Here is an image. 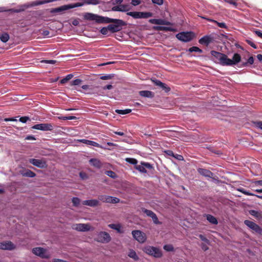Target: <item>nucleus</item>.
<instances>
[{
	"mask_svg": "<svg viewBox=\"0 0 262 262\" xmlns=\"http://www.w3.org/2000/svg\"><path fill=\"white\" fill-rule=\"evenodd\" d=\"M125 161L130 164L135 165V168L141 173H153L155 171L153 165L149 163L141 162L140 165H137L138 161L136 159L130 158H126Z\"/></svg>",
	"mask_w": 262,
	"mask_h": 262,
	"instance_id": "nucleus-1",
	"label": "nucleus"
},
{
	"mask_svg": "<svg viewBox=\"0 0 262 262\" xmlns=\"http://www.w3.org/2000/svg\"><path fill=\"white\" fill-rule=\"evenodd\" d=\"M112 23L109 25L110 29L112 30V33L121 31L123 27L126 25V23L122 19L111 18L104 17L103 24Z\"/></svg>",
	"mask_w": 262,
	"mask_h": 262,
	"instance_id": "nucleus-2",
	"label": "nucleus"
},
{
	"mask_svg": "<svg viewBox=\"0 0 262 262\" xmlns=\"http://www.w3.org/2000/svg\"><path fill=\"white\" fill-rule=\"evenodd\" d=\"M83 18L87 20L95 21L96 23L98 24H103L104 16L87 12L83 15Z\"/></svg>",
	"mask_w": 262,
	"mask_h": 262,
	"instance_id": "nucleus-3",
	"label": "nucleus"
},
{
	"mask_svg": "<svg viewBox=\"0 0 262 262\" xmlns=\"http://www.w3.org/2000/svg\"><path fill=\"white\" fill-rule=\"evenodd\" d=\"M194 36V33L191 32H183L177 34V38L183 42H189L192 40Z\"/></svg>",
	"mask_w": 262,
	"mask_h": 262,
	"instance_id": "nucleus-4",
	"label": "nucleus"
},
{
	"mask_svg": "<svg viewBox=\"0 0 262 262\" xmlns=\"http://www.w3.org/2000/svg\"><path fill=\"white\" fill-rule=\"evenodd\" d=\"M127 15L135 19L147 18L152 16V13L149 12H128Z\"/></svg>",
	"mask_w": 262,
	"mask_h": 262,
	"instance_id": "nucleus-5",
	"label": "nucleus"
},
{
	"mask_svg": "<svg viewBox=\"0 0 262 262\" xmlns=\"http://www.w3.org/2000/svg\"><path fill=\"white\" fill-rule=\"evenodd\" d=\"M144 251L146 253L157 258L161 257L162 255L161 251L154 247L146 246L144 248Z\"/></svg>",
	"mask_w": 262,
	"mask_h": 262,
	"instance_id": "nucleus-6",
	"label": "nucleus"
},
{
	"mask_svg": "<svg viewBox=\"0 0 262 262\" xmlns=\"http://www.w3.org/2000/svg\"><path fill=\"white\" fill-rule=\"evenodd\" d=\"M32 252L36 255H37L42 258H50V254L47 253V250L41 247H36L32 249Z\"/></svg>",
	"mask_w": 262,
	"mask_h": 262,
	"instance_id": "nucleus-7",
	"label": "nucleus"
},
{
	"mask_svg": "<svg viewBox=\"0 0 262 262\" xmlns=\"http://www.w3.org/2000/svg\"><path fill=\"white\" fill-rule=\"evenodd\" d=\"M133 237L140 243H143L146 239V234L140 230H133L132 232Z\"/></svg>",
	"mask_w": 262,
	"mask_h": 262,
	"instance_id": "nucleus-8",
	"label": "nucleus"
},
{
	"mask_svg": "<svg viewBox=\"0 0 262 262\" xmlns=\"http://www.w3.org/2000/svg\"><path fill=\"white\" fill-rule=\"evenodd\" d=\"M111 240L110 234L105 231L99 232L96 239V241L102 243H107Z\"/></svg>",
	"mask_w": 262,
	"mask_h": 262,
	"instance_id": "nucleus-9",
	"label": "nucleus"
},
{
	"mask_svg": "<svg viewBox=\"0 0 262 262\" xmlns=\"http://www.w3.org/2000/svg\"><path fill=\"white\" fill-rule=\"evenodd\" d=\"M83 5V3H76L74 4H71L69 5H64L53 9L52 12H61L64 10H67L69 9L74 8L78 7H80Z\"/></svg>",
	"mask_w": 262,
	"mask_h": 262,
	"instance_id": "nucleus-10",
	"label": "nucleus"
},
{
	"mask_svg": "<svg viewBox=\"0 0 262 262\" xmlns=\"http://www.w3.org/2000/svg\"><path fill=\"white\" fill-rule=\"evenodd\" d=\"M32 128L42 131H51L53 129V126L51 123H40L33 125Z\"/></svg>",
	"mask_w": 262,
	"mask_h": 262,
	"instance_id": "nucleus-11",
	"label": "nucleus"
},
{
	"mask_svg": "<svg viewBox=\"0 0 262 262\" xmlns=\"http://www.w3.org/2000/svg\"><path fill=\"white\" fill-rule=\"evenodd\" d=\"M244 224L256 233L261 234L262 229L259 227V225L254 222L249 220H245L244 221Z\"/></svg>",
	"mask_w": 262,
	"mask_h": 262,
	"instance_id": "nucleus-12",
	"label": "nucleus"
},
{
	"mask_svg": "<svg viewBox=\"0 0 262 262\" xmlns=\"http://www.w3.org/2000/svg\"><path fill=\"white\" fill-rule=\"evenodd\" d=\"M72 228L78 231L85 232L90 230L91 226L88 224H76L73 225Z\"/></svg>",
	"mask_w": 262,
	"mask_h": 262,
	"instance_id": "nucleus-13",
	"label": "nucleus"
},
{
	"mask_svg": "<svg viewBox=\"0 0 262 262\" xmlns=\"http://www.w3.org/2000/svg\"><path fill=\"white\" fill-rule=\"evenodd\" d=\"M142 211L143 213H145L148 216L151 217L155 224H161V223L158 220L157 215L152 211L148 210L144 208H142Z\"/></svg>",
	"mask_w": 262,
	"mask_h": 262,
	"instance_id": "nucleus-14",
	"label": "nucleus"
},
{
	"mask_svg": "<svg viewBox=\"0 0 262 262\" xmlns=\"http://www.w3.org/2000/svg\"><path fill=\"white\" fill-rule=\"evenodd\" d=\"M29 161L31 164L38 168H43L46 167L47 166L46 162L43 160L30 159Z\"/></svg>",
	"mask_w": 262,
	"mask_h": 262,
	"instance_id": "nucleus-15",
	"label": "nucleus"
},
{
	"mask_svg": "<svg viewBox=\"0 0 262 262\" xmlns=\"http://www.w3.org/2000/svg\"><path fill=\"white\" fill-rule=\"evenodd\" d=\"M152 82L157 86L161 88L166 93H168L170 91V88L165 83L162 82L161 81L156 79V78L151 79Z\"/></svg>",
	"mask_w": 262,
	"mask_h": 262,
	"instance_id": "nucleus-16",
	"label": "nucleus"
},
{
	"mask_svg": "<svg viewBox=\"0 0 262 262\" xmlns=\"http://www.w3.org/2000/svg\"><path fill=\"white\" fill-rule=\"evenodd\" d=\"M214 41V38L211 35H205L199 40V42L201 45L208 46Z\"/></svg>",
	"mask_w": 262,
	"mask_h": 262,
	"instance_id": "nucleus-17",
	"label": "nucleus"
},
{
	"mask_svg": "<svg viewBox=\"0 0 262 262\" xmlns=\"http://www.w3.org/2000/svg\"><path fill=\"white\" fill-rule=\"evenodd\" d=\"M15 246L10 241L0 242V249L3 250H12L15 249Z\"/></svg>",
	"mask_w": 262,
	"mask_h": 262,
	"instance_id": "nucleus-18",
	"label": "nucleus"
},
{
	"mask_svg": "<svg viewBox=\"0 0 262 262\" xmlns=\"http://www.w3.org/2000/svg\"><path fill=\"white\" fill-rule=\"evenodd\" d=\"M149 22L152 24L160 25H170L171 23L167 20L162 19H150Z\"/></svg>",
	"mask_w": 262,
	"mask_h": 262,
	"instance_id": "nucleus-19",
	"label": "nucleus"
},
{
	"mask_svg": "<svg viewBox=\"0 0 262 262\" xmlns=\"http://www.w3.org/2000/svg\"><path fill=\"white\" fill-rule=\"evenodd\" d=\"M82 204L94 207L99 205V202L98 200L95 199L85 200L82 202Z\"/></svg>",
	"mask_w": 262,
	"mask_h": 262,
	"instance_id": "nucleus-20",
	"label": "nucleus"
},
{
	"mask_svg": "<svg viewBox=\"0 0 262 262\" xmlns=\"http://www.w3.org/2000/svg\"><path fill=\"white\" fill-rule=\"evenodd\" d=\"M198 171L200 174L206 177L212 178L213 175L211 171L204 168H199Z\"/></svg>",
	"mask_w": 262,
	"mask_h": 262,
	"instance_id": "nucleus-21",
	"label": "nucleus"
},
{
	"mask_svg": "<svg viewBox=\"0 0 262 262\" xmlns=\"http://www.w3.org/2000/svg\"><path fill=\"white\" fill-rule=\"evenodd\" d=\"M231 59L228 58L227 56L223 54V57H222L219 63L222 66H232Z\"/></svg>",
	"mask_w": 262,
	"mask_h": 262,
	"instance_id": "nucleus-22",
	"label": "nucleus"
},
{
	"mask_svg": "<svg viewBox=\"0 0 262 262\" xmlns=\"http://www.w3.org/2000/svg\"><path fill=\"white\" fill-rule=\"evenodd\" d=\"M139 95L144 97L152 98L154 97V94L149 91H141L139 92Z\"/></svg>",
	"mask_w": 262,
	"mask_h": 262,
	"instance_id": "nucleus-23",
	"label": "nucleus"
},
{
	"mask_svg": "<svg viewBox=\"0 0 262 262\" xmlns=\"http://www.w3.org/2000/svg\"><path fill=\"white\" fill-rule=\"evenodd\" d=\"M89 162L90 164L97 168H100L102 167V163L100 160L97 159H91Z\"/></svg>",
	"mask_w": 262,
	"mask_h": 262,
	"instance_id": "nucleus-24",
	"label": "nucleus"
},
{
	"mask_svg": "<svg viewBox=\"0 0 262 262\" xmlns=\"http://www.w3.org/2000/svg\"><path fill=\"white\" fill-rule=\"evenodd\" d=\"M238 190L239 192H242V193H243L245 195H249V196H255L256 197H257L259 199H262V195L255 194L254 193L249 192V191H247L244 188H239V189H238Z\"/></svg>",
	"mask_w": 262,
	"mask_h": 262,
	"instance_id": "nucleus-25",
	"label": "nucleus"
},
{
	"mask_svg": "<svg viewBox=\"0 0 262 262\" xmlns=\"http://www.w3.org/2000/svg\"><path fill=\"white\" fill-rule=\"evenodd\" d=\"M210 54L218 61L219 63L221 61L222 57H223V53L215 51H211Z\"/></svg>",
	"mask_w": 262,
	"mask_h": 262,
	"instance_id": "nucleus-26",
	"label": "nucleus"
},
{
	"mask_svg": "<svg viewBox=\"0 0 262 262\" xmlns=\"http://www.w3.org/2000/svg\"><path fill=\"white\" fill-rule=\"evenodd\" d=\"M79 141L81 143H84L87 145L93 146L97 147H100V145L98 143L93 141L86 140V139H81V140H80Z\"/></svg>",
	"mask_w": 262,
	"mask_h": 262,
	"instance_id": "nucleus-27",
	"label": "nucleus"
},
{
	"mask_svg": "<svg viewBox=\"0 0 262 262\" xmlns=\"http://www.w3.org/2000/svg\"><path fill=\"white\" fill-rule=\"evenodd\" d=\"M119 201L120 199L118 198L106 195L105 203L116 204L119 203Z\"/></svg>",
	"mask_w": 262,
	"mask_h": 262,
	"instance_id": "nucleus-28",
	"label": "nucleus"
},
{
	"mask_svg": "<svg viewBox=\"0 0 262 262\" xmlns=\"http://www.w3.org/2000/svg\"><path fill=\"white\" fill-rule=\"evenodd\" d=\"M28 7H29L28 5H24L20 6L19 9H14V8L10 9L7 10V11L13 12V13H19V12L25 11V10Z\"/></svg>",
	"mask_w": 262,
	"mask_h": 262,
	"instance_id": "nucleus-29",
	"label": "nucleus"
},
{
	"mask_svg": "<svg viewBox=\"0 0 262 262\" xmlns=\"http://www.w3.org/2000/svg\"><path fill=\"white\" fill-rule=\"evenodd\" d=\"M56 0H43V1H36L35 2H33L31 5V6H38L40 5H42L47 3H49L51 2H53L56 1Z\"/></svg>",
	"mask_w": 262,
	"mask_h": 262,
	"instance_id": "nucleus-30",
	"label": "nucleus"
},
{
	"mask_svg": "<svg viewBox=\"0 0 262 262\" xmlns=\"http://www.w3.org/2000/svg\"><path fill=\"white\" fill-rule=\"evenodd\" d=\"M241 60V56L238 53H235L233 55L232 59H231V63L232 65H235L238 63Z\"/></svg>",
	"mask_w": 262,
	"mask_h": 262,
	"instance_id": "nucleus-31",
	"label": "nucleus"
},
{
	"mask_svg": "<svg viewBox=\"0 0 262 262\" xmlns=\"http://www.w3.org/2000/svg\"><path fill=\"white\" fill-rule=\"evenodd\" d=\"M249 213L258 220L262 219V212H258L255 210H251Z\"/></svg>",
	"mask_w": 262,
	"mask_h": 262,
	"instance_id": "nucleus-32",
	"label": "nucleus"
},
{
	"mask_svg": "<svg viewBox=\"0 0 262 262\" xmlns=\"http://www.w3.org/2000/svg\"><path fill=\"white\" fill-rule=\"evenodd\" d=\"M207 220L211 224L216 225L218 223L217 219L211 214L206 215Z\"/></svg>",
	"mask_w": 262,
	"mask_h": 262,
	"instance_id": "nucleus-33",
	"label": "nucleus"
},
{
	"mask_svg": "<svg viewBox=\"0 0 262 262\" xmlns=\"http://www.w3.org/2000/svg\"><path fill=\"white\" fill-rule=\"evenodd\" d=\"M10 38L9 35L6 32L0 34V39L3 42H7Z\"/></svg>",
	"mask_w": 262,
	"mask_h": 262,
	"instance_id": "nucleus-34",
	"label": "nucleus"
},
{
	"mask_svg": "<svg viewBox=\"0 0 262 262\" xmlns=\"http://www.w3.org/2000/svg\"><path fill=\"white\" fill-rule=\"evenodd\" d=\"M154 29L158 31H171L173 30V29L170 27L162 26H155L154 27Z\"/></svg>",
	"mask_w": 262,
	"mask_h": 262,
	"instance_id": "nucleus-35",
	"label": "nucleus"
},
{
	"mask_svg": "<svg viewBox=\"0 0 262 262\" xmlns=\"http://www.w3.org/2000/svg\"><path fill=\"white\" fill-rule=\"evenodd\" d=\"M22 174L23 176L29 178H33L36 176V174L34 172L29 169L26 170L25 172L22 173Z\"/></svg>",
	"mask_w": 262,
	"mask_h": 262,
	"instance_id": "nucleus-36",
	"label": "nucleus"
},
{
	"mask_svg": "<svg viewBox=\"0 0 262 262\" xmlns=\"http://www.w3.org/2000/svg\"><path fill=\"white\" fill-rule=\"evenodd\" d=\"M128 256L129 257L134 259L135 260H137L139 259V257H138V255H137L136 252L134 250H132V249H130L129 250Z\"/></svg>",
	"mask_w": 262,
	"mask_h": 262,
	"instance_id": "nucleus-37",
	"label": "nucleus"
},
{
	"mask_svg": "<svg viewBox=\"0 0 262 262\" xmlns=\"http://www.w3.org/2000/svg\"><path fill=\"white\" fill-rule=\"evenodd\" d=\"M110 25H108L107 27H103L100 30V32L103 35H107L108 32L110 31L111 33H112V30L110 29Z\"/></svg>",
	"mask_w": 262,
	"mask_h": 262,
	"instance_id": "nucleus-38",
	"label": "nucleus"
},
{
	"mask_svg": "<svg viewBox=\"0 0 262 262\" xmlns=\"http://www.w3.org/2000/svg\"><path fill=\"white\" fill-rule=\"evenodd\" d=\"M189 52H199L200 53H203V50L201 49H200L199 48L197 47H191L188 50Z\"/></svg>",
	"mask_w": 262,
	"mask_h": 262,
	"instance_id": "nucleus-39",
	"label": "nucleus"
},
{
	"mask_svg": "<svg viewBox=\"0 0 262 262\" xmlns=\"http://www.w3.org/2000/svg\"><path fill=\"white\" fill-rule=\"evenodd\" d=\"M131 111H132V110L130 109H125V110H117L116 111V112L119 114L125 115V114H127L130 113Z\"/></svg>",
	"mask_w": 262,
	"mask_h": 262,
	"instance_id": "nucleus-40",
	"label": "nucleus"
},
{
	"mask_svg": "<svg viewBox=\"0 0 262 262\" xmlns=\"http://www.w3.org/2000/svg\"><path fill=\"white\" fill-rule=\"evenodd\" d=\"M72 203L73 204V206L75 207H77L80 203V200L77 197H74L72 199Z\"/></svg>",
	"mask_w": 262,
	"mask_h": 262,
	"instance_id": "nucleus-41",
	"label": "nucleus"
},
{
	"mask_svg": "<svg viewBox=\"0 0 262 262\" xmlns=\"http://www.w3.org/2000/svg\"><path fill=\"white\" fill-rule=\"evenodd\" d=\"M108 226L111 228L115 229V230H117L118 232L121 233L120 226L119 225H116V224H110L108 225Z\"/></svg>",
	"mask_w": 262,
	"mask_h": 262,
	"instance_id": "nucleus-42",
	"label": "nucleus"
},
{
	"mask_svg": "<svg viewBox=\"0 0 262 262\" xmlns=\"http://www.w3.org/2000/svg\"><path fill=\"white\" fill-rule=\"evenodd\" d=\"M254 63V58L252 56H250L247 62H244L242 64V66L244 67H246L248 65V64H252Z\"/></svg>",
	"mask_w": 262,
	"mask_h": 262,
	"instance_id": "nucleus-43",
	"label": "nucleus"
},
{
	"mask_svg": "<svg viewBox=\"0 0 262 262\" xmlns=\"http://www.w3.org/2000/svg\"><path fill=\"white\" fill-rule=\"evenodd\" d=\"M120 8L122 10H123L121 12H126L129 11L130 9L129 5H120Z\"/></svg>",
	"mask_w": 262,
	"mask_h": 262,
	"instance_id": "nucleus-44",
	"label": "nucleus"
},
{
	"mask_svg": "<svg viewBox=\"0 0 262 262\" xmlns=\"http://www.w3.org/2000/svg\"><path fill=\"white\" fill-rule=\"evenodd\" d=\"M82 82V80H81L80 79H76L74 80H73L71 82V85H79Z\"/></svg>",
	"mask_w": 262,
	"mask_h": 262,
	"instance_id": "nucleus-45",
	"label": "nucleus"
},
{
	"mask_svg": "<svg viewBox=\"0 0 262 262\" xmlns=\"http://www.w3.org/2000/svg\"><path fill=\"white\" fill-rule=\"evenodd\" d=\"M114 77V74H109L106 75L102 76L100 77V79L102 80H108L112 79Z\"/></svg>",
	"mask_w": 262,
	"mask_h": 262,
	"instance_id": "nucleus-46",
	"label": "nucleus"
},
{
	"mask_svg": "<svg viewBox=\"0 0 262 262\" xmlns=\"http://www.w3.org/2000/svg\"><path fill=\"white\" fill-rule=\"evenodd\" d=\"M105 173L109 177L114 178L116 177V173L112 170L106 171Z\"/></svg>",
	"mask_w": 262,
	"mask_h": 262,
	"instance_id": "nucleus-47",
	"label": "nucleus"
},
{
	"mask_svg": "<svg viewBox=\"0 0 262 262\" xmlns=\"http://www.w3.org/2000/svg\"><path fill=\"white\" fill-rule=\"evenodd\" d=\"M164 249L167 251H173V247L171 245H166L164 246Z\"/></svg>",
	"mask_w": 262,
	"mask_h": 262,
	"instance_id": "nucleus-48",
	"label": "nucleus"
},
{
	"mask_svg": "<svg viewBox=\"0 0 262 262\" xmlns=\"http://www.w3.org/2000/svg\"><path fill=\"white\" fill-rule=\"evenodd\" d=\"M30 120V119L28 116L21 117L19 118V121L22 123H26L27 121Z\"/></svg>",
	"mask_w": 262,
	"mask_h": 262,
	"instance_id": "nucleus-49",
	"label": "nucleus"
},
{
	"mask_svg": "<svg viewBox=\"0 0 262 262\" xmlns=\"http://www.w3.org/2000/svg\"><path fill=\"white\" fill-rule=\"evenodd\" d=\"M246 42L249 45H250L251 47H252V48H253L254 49H257V46L253 42H252L251 40H249V39H247L246 40Z\"/></svg>",
	"mask_w": 262,
	"mask_h": 262,
	"instance_id": "nucleus-50",
	"label": "nucleus"
},
{
	"mask_svg": "<svg viewBox=\"0 0 262 262\" xmlns=\"http://www.w3.org/2000/svg\"><path fill=\"white\" fill-rule=\"evenodd\" d=\"M253 123L256 127L259 128L262 130V121H255Z\"/></svg>",
	"mask_w": 262,
	"mask_h": 262,
	"instance_id": "nucleus-51",
	"label": "nucleus"
},
{
	"mask_svg": "<svg viewBox=\"0 0 262 262\" xmlns=\"http://www.w3.org/2000/svg\"><path fill=\"white\" fill-rule=\"evenodd\" d=\"M210 151H211L213 153H214L216 155H220L222 154V152L221 150H216L214 149L213 147H210L209 148Z\"/></svg>",
	"mask_w": 262,
	"mask_h": 262,
	"instance_id": "nucleus-52",
	"label": "nucleus"
},
{
	"mask_svg": "<svg viewBox=\"0 0 262 262\" xmlns=\"http://www.w3.org/2000/svg\"><path fill=\"white\" fill-rule=\"evenodd\" d=\"M216 24L220 28H221L226 29L227 28V26L225 23H219V22L217 21V23H216Z\"/></svg>",
	"mask_w": 262,
	"mask_h": 262,
	"instance_id": "nucleus-53",
	"label": "nucleus"
},
{
	"mask_svg": "<svg viewBox=\"0 0 262 262\" xmlns=\"http://www.w3.org/2000/svg\"><path fill=\"white\" fill-rule=\"evenodd\" d=\"M112 11H120V12H121L123 10L121 9L120 5L113 7V8H112Z\"/></svg>",
	"mask_w": 262,
	"mask_h": 262,
	"instance_id": "nucleus-54",
	"label": "nucleus"
},
{
	"mask_svg": "<svg viewBox=\"0 0 262 262\" xmlns=\"http://www.w3.org/2000/svg\"><path fill=\"white\" fill-rule=\"evenodd\" d=\"M199 237H200V238L202 241H204V242H206V243H207V244H209V240H208V239H207V238L205 236H204L203 235H202V234H200V235H199Z\"/></svg>",
	"mask_w": 262,
	"mask_h": 262,
	"instance_id": "nucleus-55",
	"label": "nucleus"
},
{
	"mask_svg": "<svg viewBox=\"0 0 262 262\" xmlns=\"http://www.w3.org/2000/svg\"><path fill=\"white\" fill-rule=\"evenodd\" d=\"M225 2L227 3L231 4L236 7L237 4L234 0H225Z\"/></svg>",
	"mask_w": 262,
	"mask_h": 262,
	"instance_id": "nucleus-56",
	"label": "nucleus"
},
{
	"mask_svg": "<svg viewBox=\"0 0 262 262\" xmlns=\"http://www.w3.org/2000/svg\"><path fill=\"white\" fill-rule=\"evenodd\" d=\"M131 4L132 5L136 6L141 4L140 0H132Z\"/></svg>",
	"mask_w": 262,
	"mask_h": 262,
	"instance_id": "nucleus-57",
	"label": "nucleus"
},
{
	"mask_svg": "<svg viewBox=\"0 0 262 262\" xmlns=\"http://www.w3.org/2000/svg\"><path fill=\"white\" fill-rule=\"evenodd\" d=\"M106 199V195H100L98 196V199L99 201H102V202L105 203V200Z\"/></svg>",
	"mask_w": 262,
	"mask_h": 262,
	"instance_id": "nucleus-58",
	"label": "nucleus"
},
{
	"mask_svg": "<svg viewBox=\"0 0 262 262\" xmlns=\"http://www.w3.org/2000/svg\"><path fill=\"white\" fill-rule=\"evenodd\" d=\"M152 2L155 4L158 5H161L163 3V0H151Z\"/></svg>",
	"mask_w": 262,
	"mask_h": 262,
	"instance_id": "nucleus-59",
	"label": "nucleus"
},
{
	"mask_svg": "<svg viewBox=\"0 0 262 262\" xmlns=\"http://www.w3.org/2000/svg\"><path fill=\"white\" fill-rule=\"evenodd\" d=\"M254 32L255 33V34L257 36H258L260 38H262V32L261 31L258 30H255Z\"/></svg>",
	"mask_w": 262,
	"mask_h": 262,
	"instance_id": "nucleus-60",
	"label": "nucleus"
},
{
	"mask_svg": "<svg viewBox=\"0 0 262 262\" xmlns=\"http://www.w3.org/2000/svg\"><path fill=\"white\" fill-rule=\"evenodd\" d=\"M165 152L168 156H171V157H174V153L172 151L170 150H166L165 151Z\"/></svg>",
	"mask_w": 262,
	"mask_h": 262,
	"instance_id": "nucleus-61",
	"label": "nucleus"
},
{
	"mask_svg": "<svg viewBox=\"0 0 262 262\" xmlns=\"http://www.w3.org/2000/svg\"><path fill=\"white\" fill-rule=\"evenodd\" d=\"M113 88V86L112 84L106 85L102 88V89L104 90H111Z\"/></svg>",
	"mask_w": 262,
	"mask_h": 262,
	"instance_id": "nucleus-62",
	"label": "nucleus"
},
{
	"mask_svg": "<svg viewBox=\"0 0 262 262\" xmlns=\"http://www.w3.org/2000/svg\"><path fill=\"white\" fill-rule=\"evenodd\" d=\"M201 248L204 251H207L208 249V247L205 244L203 243L201 244Z\"/></svg>",
	"mask_w": 262,
	"mask_h": 262,
	"instance_id": "nucleus-63",
	"label": "nucleus"
},
{
	"mask_svg": "<svg viewBox=\"0 0 262 262\" xmlns=\"http://www.w3.org/2000/svg\"><path fill=\"white\" fill-rule=\"evenodd\" d=\"M52 262H68V261H67L66 260H62V259H60L54 258L53 259Z\"/></svg>",
	"mask_w": 262,
	"mask_h": 262,
	"instance_id": "nucleus-64",
	"label": "nucleus"
}]
</instances>
